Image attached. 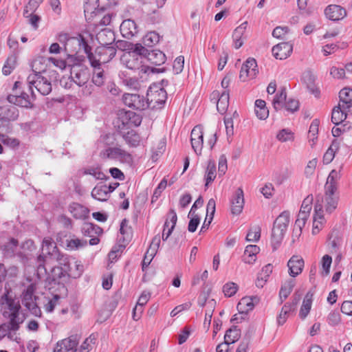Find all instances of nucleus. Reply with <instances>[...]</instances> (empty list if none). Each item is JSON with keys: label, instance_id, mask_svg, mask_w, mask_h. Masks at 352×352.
Returning a JSON list of instances; mask_svg holds the SVG:
<instances>
[{"label": "nucleus", "instance_id": "f257e3e1", "mask_svg": "<svg viewBox=\"0 0 352 352\" xmlns=\"http://www.w3.org/2000/svg\"><path fill=\"white\" fill-rule=\"evenodd\" d=\"M146 48L142 45H138L133 51L124 52L121 58V63L127 69L137 73L140 78L143 74L148 73L159 72V69H155L144 64Z\"/></svg>", "mask_w": 352, "mask_h": 352}, {"label": "nucleus", "instance_id": "f03ea898", "mask_svg": "<svg viewBox=\"0 0 352 352\" xmlns=\"http://www.w3.org/2000/svg\"><path fill=\"white\" fill-rule=\"evenodd\" d=\"M0 307L4 318L23 324L24 318L20 316L21 306L18 298L10 287L5 286L4 292L0 297Z\"/></svg>", "mask_w": 352, "mask_h": 352}, {"label": "nucleus", "instance_id": "7ed1b4c3", "mask_svg": "<svg viewBox=\"0 0 352 352\" xmlns=\"http://www.w3.org/2000/svg\"><path fill=\"white\" fill-rule=\"evenodd\" d=\"M56 78V75L50 74H30L27 78L28 89L31 92V97L33 100L36 98V94L33 90H36L42 96H47L52 90V78Z\"/></svg>", "mask_w": 352, "mask_h": 352}, {"label": "nucleus", "instance_id": "20e7f679", "mask_svg": "<svg viewBox=\"0 0 352 352\" xmlns=\"http://www.w3.org/2000/svg\"><path fill=\"white\" fill-rule=\"evenodd\" d=\"M289 223V212H283L274 221L271 236L273 251L277 250L282 242Z\"/></svg>", "mask_w": 352, "mask_h": 352}, {"label": "nucleus", "instance_id": "39448f33", "mask_svg": "<svg viewBox=\"0 0 352 352\" xmlns=\"http://www.w3.org/2000/svg\"><path fill=\"white\" fill-rule=\"evenodd\" d=\"M58 41L61 43L65 42L64 50L69 55L76 54L82 49L88 56V54L91 51V47L81 34L68 38L67 34H62L59 35Z\"/></svg>", "mask_w": 352, "mask_h": 352}, {"label": "nucleus", "instance_id": "423d86ee", "mask_svg": "<svg viewBox=\"0 0 352 352\" xmlns=\"http://www.w3.org/2000/svg\"><path fill=\"white\" fill-rule=\"evenodd\" d=\"M116 54V48L114 46H99L93 54L91 51L88 54V59L92 67L100 66L102 63L110 61Z\"/></svg>", "mask_w": 352, "mask_h": 352}, {"label": "nucleus", "instance_id": "0eeeda50", "mask_svg": "<svg viewBox=\"0 0 352 352\" xmlns=\"http://www.w3.org/2000/svg\"><path fill=\"white\" fill-rule=\"evenodd\" d=\"M100 156L102 159L116 160L127 164H131L133 162L132 155L118 147H109L102 151L100 153Z\"/></svg>", "mask_w": 352, "mask_h": 352}, {"label": "nucleus", "instance_id": "6e6552de", "mask_svg": "<svg viewBox=\"0 0 352 352\" xmlns=\"http://www.w3.org/2000/svg\"><path fill=\"white\" fill-rule=\"evenodd\" d=\"M70 76L75 85L82 87L87 84L90 78L89 69L82 64L73 65L70 68Z\"/></svg>", "mask_w": 352, "mask_h": 352}, {"label": "nucleus", "instance_id": "1a4fd4ad", "mask_svg": "<svg viewBox=\"0 0 352 352\" xmlns=\"http://www.w3.org/2000/svg\"><path fill=\"white\" fill-rule=\"evenodd\" d=\"M122 101L126 106L135 110L142 111L148 107V101L139 94H124Z\"/></svg>", "mask_w": 352, "mask_h": 352}, {"label": "nucleus", "instance_id": "9d476101", "mask_svg": "<svg viewBox=\"0 0 352 352\" xmlns=\"http://www.w3.org/2000/svg\"><path fill=\"white\" fill-rule=\"evenodd\" d=\"M59 250L56 243L50 237L44 238L42 243V254L47 262H52L53 258H57Z\"/></svg>", "mask_w": 352, "mask_h": 352}, {"label": "nucleus", "instance_id": "9b49d317", "mask_svg": "<svg viewBox=\"0 0 352 352\" xmlns=\"http://www.w3.org/2000/svg\"><path fill=\"white\" fill-rule=\"evenodd\" d=\"M52 61L54 64H55L56 59L53 58H50L49 59H45L43 57H39L36 58L32 65L33 74H43L47 75L50 76V74H53L54 76L56 75V72L55 70L48 69L47 67L46 62L47 61Z\"/></svg>", "mask_w": 352, "mask_h": 352}, {"label": "nucleus", "instance_id": "f8f14e48", "mask_svg": "<svg viewBox=\"0 0 352 352\" xmlns=\"http://www.w3.org/2000/svg\"><path fill=\"white\" fill-rule=\"evenodd\" d=\"M0 250L5 258H12L21 254L19 248V241L14 238L9 239L6 243L1 245Z\"/></svg>", "mask_w": 352, "mask_h": 352}, {"label": "nucleus", "instance_id": "ddd939ff", "mask_svg": "<svg viewBox=\"0 0 352 352\" xmlns=\"http://www.w3.org/2000/svg\"><path fill=\"white\" fill-rule=\"evenodd\" d=\"M20 323L13 321L11 322L8 320L7 322L0 324V341L5 337H7L10 340H15V332L19 330L21 327Z\"/></svg>", "mask_w": 352, "mask_h": 352}, {"label": "nucleus", "instance_id": "4468645a", "mask_svg": "<svg viewBox=\"0 0 352 352\" xmlns=\"http://www.w3.org/2000/svg\"><path fill=\"white\" fill-rule=\"evenodd\" d=\"M257 72L258 69L256 60L249 58L245 63L243 64L241 68L239 78L242 81H245L248 77L250 78H254Z\"/></svg>", "mask_w": 352, "mask_h": 352}, {"label": "nucleus", "instance_id": "2eb2a0df", "mask_svg": "<svg viewBox=\"0 0 352 352\" xmlns=\"http://www.w3.org/2000/svg\"><path fill=\"white\" fill-rule=\"evenodd\" d=\"M190 137L193 150L197 155H200L204 146V133L201 126H195L191 131Z\"/></svg>", "mask_w": 352, "mask_h": 352}, {"label": "nucleus", "instance_id": "dca6fc26", "mask_svg": "<svg viewBox=\"0 0 352 352\" xmlns=\"http://www.w3.org/2000/svg\"><path fill=\"white\" fill-rule=\"evenodd\" d=\"M160 242L161 239L160 235H156L153 238L152 241L149 245V248H148L144 255V259L142 261L143 270H144V268L147 267L149 265L152 259L155 256L157 250L160 247Z\"/></svg>", "mask_w": 352, "mask_h": 352}, {"label": "nucleus", "instance_id": "f3484780", "mask_svg": "<svg viewBox=\"0 0 352 352\" xmlns=\"http://www.w3.org/2000/svg\"><path fill=\"white\" fill-rule=\"evenodd\" d=\"M293 51V45L289 42H283L274 45L272 52L276 59L284 60L289 56Z\"/></svg>", "mask_w": 352, "mask_h": 352}, {"label": "nucleus", "instance_id": "a211bd4d", "mask_svg": "<svg viewBox=\"0 0 352 352\" xmlns=\"http://www.w3.org/2000/svg\"><path fill=\"white\" fill-rule=\"evenodd\" d=\"M78 344V339L77 336H72L68 338L63 339L57 342L54 348V352H67L75 349V352L77 351L76 346Z\"/></svg>", "mask_w": 352, "mask_h": 352}, {"label": "nucleus", "instance_id": "6ab92c4d", "mask_svg": "<svg viewBox=\"0 0 352 352\" xmlns=\"http://www.w3.org/2000/svg\"><path fill=\"white\" fill-rule=\"evenodd\" d=\"M336 190L331 187L324 188V207L328 213H331L337 208L338 197L335 195Z\"/></svg>", "mask_w": 352, "mask_h": 352}, {"label": "nucleus", "instance_id": "aec40b11", "mask_svg": "<svg viewBox=\"0 0 352 352\" xmlns=\"http://www.w3.org/2000/svg\"><path fill=\"white\" fill-rule=\"evenodd\" d=\"M324 14L329 20L340 21L346 16V11L340 6L331 4L325 8Z\"/></svg>", "mask_w": 352, "mask_h": 352}, {"label": "nucleus", "instance_id": "412c9836", "mask_svg": "<svg viewBox=\"0 0 352 352\" xmlns=\"http://www.w3.org/2000/svg\"><path fill=\"white\" fill-rule=\"evenodd\" d=\"M244 195L241 188H239L234 192L231 200V212L233 214L238 215L243 211L244 206Z\"/></svg>", "mask_w": 352, "mask_h": 352}, {"label": "nucleus", "instance_id": "4be33fe9", "mask_svg": "<svg viewBox=\"0 0 352 352\" xmlns=\"http://www.w3.org/2000/svg\"><path fill=\"white\" fill-rule=\"evenodd\" d=\"M7 100L10 103L21 107L32 108L33 107L29 95L24 91L21 92L19 95H17L16 92L15 95L10 94L8 96Z\"/></svg>", "mask_w": 352, "mask_h": 352}, {"label": "nucleus", "instance_id": "5701e85b", "mask_svg": "<svg viewBox=\"0 0 352 352\" xmlns=\"http://www.w3.org/2000/svg\"><path fill=\"white\" fill-rule=\"evenodd\" d=\"M258 301V298L256 296L243 297L237 305V310L240 314L247 316L248 313L254 309L255 303H257Z\"/></svg>", "mask_w": 352, "mask_h": 352}, {"label": "nucleus", "instance_id": "b1692460", "mask_svg": "<svg viewBox=\"0 0 352 352\" xmlns=\"http://www.w3.org/2000/svg\"><path fill=\"white\" fill-rule=\"evenodd\" d=\"M19 117V110L13 105L0 107V120L10 122L16 120Z\"/></svg>", "mask_w": 352, "mask_h": 352}, {"label": "nucleus", "instance_id": "393cba45", "mask_svg": "<svg viewBox=\"0 0 352 352\" xmlns=\"http://www.w3.org/2000/svg\"><path fill=\"white\" fill-rule=\"evenodd\" d=\"M104 9L103 7L99 8V0H85L84 5V12L85 16L90 15L91 18L100 16L104 12Z\"/></svg>", "mask_w": 352, "mask_h": 352}, {"label": "nucleus", "instance_id": "a878e982", "mask_svg": "<svg viewBox=\"0 0 352 352\" xmlns=\"http://www.w3.org/2000/svg\"><path fill=\"white\" fill-rule=\"evenodd\" d=\"M96 39L100 46H112L116 41V36L113 31L105 28L96 34Z\"/></svg>", "mask_w": 352, "mask_h": 352}, {"label": "nucleus", "instance_id": "bb28decb", "mask_svg": "<svg viewBox=\"0 0 352 352\" xmlns=\"http://www.w3.org/2000/svg\"><path fill=\"white\" fill-rule=\"evenodd\" d=\"M145 54V60H147L151 64L154 65H161L166 61V55L159 50H148L146 49Z\"/></svg>", "mask_w": 352, "mask_h": 352}, {"label": "nucleus", "instance_id": "cd10ccee", "mask_svg": "<svg viewBox=\"0 0 352 352\" xmlns=\"http://www.w3.org/2000/svg\"><path fill=\"white\" fill-rule=\"evenodd\" d=\"M289 275L295 277L300 274L304 267V260L298 256H293L288 261Z\"/></svg>", "mask_w": 352, "mask_h": 352}, {"label": "nucleus", "instance_id": "c85d7f7f", "mask_svg": "<svg viewBox=\"0 0 352 352\" xmlns=\"http://www.w3.org/2000/svg\"><path fill=\"white\" fill-rule=\"evenodd\" d=\"M36 275L39 280L47 281L49 272H47L46 265H52V262H47L43 255H39L37 257Z\"/></svg>", "mask_w": 352, "mask_h": 352}, {"label": "nucleus", "instance_id": "c756f323", "mask_svg": "<svg viewBox=\"0 0 352 352\" xmlns=\"http://www.w3.org/2000/svg\"><path fill=\"white\" fill-rule=\"evenodd\" d=\"M120 28L122 35L126 38H130L138 33L136 23L131 19L124 20Z\"/></svg>", "mask_w": 352, "mask_h": 352}, {"label": "nucleus", "instance_id": "7c9ffc66", "mask_svg": "<svg viewBox=\"0 0 352 352\" xmlns=\"http://www.w3.org/2000/svg\"><path fill=\"white\" fill-rule=\"evenodd\" d=\"M340 103L343 109L352 114V89L344 88L339 93Z\"/></svg>", "mask_w": 352, "mask_h": 352}, {"label": "nucleus", "instance_id": "2f4dec72", "mask_svg": "<svg viewBox=\"0 0 352 352\" xmlns=\"http://www.w3.org/2000/svg\"><path fill=\"white\" fill-rule=\"evenodd\" d=\"M107 190V185L103 182H100L92 190L91 197L98 201H105L109 197Z\"/></svg>", "mask_w": 352, "mask_h": 352}, {"label": "nucleus", "instance_id": "473e14b6", "mask_svg": "<svg viewBox=\"0 0 352 352\" xmlns=\"http://www.w3.org/2000/svg\"><path fill=\"white\" fill-rule=\"evenodd\" d=\"M35 286L33 284L29 285L21 294L22 304L26 307L30 304L36 302L37 297L34 296Z\"/></svg>", "mask_w": 352, "mask_h": 352}, {"label": "nucleus", "instance_id": "72a5a7b5", "mask_svg": "<svg viewBox=\"0 0 352 352\" xmlns=\"http://www.w3.org/2000/svg\"><path fill=\"white\" fill-rule=\"evenodd\" d=\"M69 210L72 216L77 219H85L89 214V210L78 203H72L70 204Z\"/></svg>", "mask_w": 352, "mask_h": 352}, {"label": "nucleus", "instance_id": "f704fd0d", "mask_svg": "<svg viewBox=\"0 0 352 352\" xmlns=\"http://www.w3.org/2000/svg\"><path fill=\"white\" fill-rule=\"evenodd\" d=\"M66 275V268H63V267L59 266H53L52 267L50 272H49L47 282H48L50 284L52 283H59L60 278L65 276Z\"/></svg>", "mask_w": 352, "mask_h": 352}, {"label": "nucleus", "instance_id": "c9c22d12", "mask_svg": "<svg viewBox=\"0 0 352 352\" xmlns=\"http://www.w3.org/2000/svg\"><path fill=\"white\" fill-rule=\"evenodd\" d=\"M348 109H343L341 104L333 109L331 121L336 125H338L346 118Z\"/></svg>", "mask_w": 352, "mask_h": 352}, {"label": "nucleus", "instance_id": "e433bc0d", "mask_svg": "<svg viewBox=\"0 0 352 352\" xmlns=\"http://www.w3.org/2000/svg\"><path fill=\"white\" fill-rule=\"evenodd\" d=\"M313 293H311L310 291L308 292L303 300L302 305L300 307L299 316L302 319H305L307 315L309 314L311 308V304H312V298H313Z\"/></svg>", "mask_w": 352, "mask_h": 352}, {"label": "nucleus", "instance_id": "4c0bfd02", "mask_svg": "<svg viewBox=\"0 0 352 352\" xmlns=\"http://www.w3.org/2000/svg\"><path fill=\"white\" fill-rule=\"evenodd\" d=\"M66 270L67 275L69 277L77 278L80 277L84 271V267L80 262L74 261V263H71V265H68V267L66 268Z\"/></svg>", "mask_w": 352, "mask_h": 352}, {"label": "nucleus", "instance_id": "58836bf2", "mask_svg": "<svg viewBox=\"0 0 352 352\" xmlns=\"http://www.w3.org/2000/svg\"><path fill=\"white\" fill-rule=\"evenodd\" d=\"M229 90H224L217 102V109L220 113L223 114L227 111L229 106Z\"/></svg>", "mask_w": 352, "mask_h": 352}, {"label": "nucleus", "instance_id": "ea45409f", "mask_svg": "<svg viewBox=\"0 0 352 352\" xmlns=\"http://www.w3.org/2000/svg\"><path fill=\"white\" fill-rule=\"evenodd\" d=\"M129 221L126 219H124L120 224V232L122 235V239L120 240L122 241L123 243H129L132 239L133 231L131 226H128Z\"/></svg>", "mask_w": 352, "mask_h": 352}, {"label": "nucleus", "instance_id": "a19ab883", "mask_svg": "<svg viewBox=\"0 0 352 352\" xmlns=\"http://www.w3.org/2000/svg\"><path fill=\"white\" fill-rule=\"evenodd\" d=\"M294 286L295 280L292 278L286 280L282 285L279 292V297L281 302H283V300H285L289 296Z\"/></svg>", "mask_w": 352, "mask_h": 352}, {"label": "nucleus", "instance_id": "79ce46f5", "mask_svg": "<svg viewBox=\"0 0 352 352\" xmlns=\"http://www.w3.org/2000/svg\"><path fill=\"white\" fill-rule=\"evenodd\" d=\"M339 147V142L336 140H334L323 156V162L324 164H328L332 162Z\"/></svg>", "mask_w": 352, "mask_h": 352}, {"label": "nucleus", "instance_id": "37998d69", "mask_svg": "<svg viewBox=\"0 0 352 352\" xmlns=\"http://www.w3.org/2000/svg\"><path fill=\"white\" fill-rule=\"evenodd\" d=\"M304 80L307 85V89L310 92L318 97L320 94L319 89L316 87L315 85V76L310 72H307L304 75Z\"/></svg>", "mask_w": 352, "mask_h": 352}, {"label": "nucleus", "instance_id": "c03bdc74", "mask_svg": "<svg viewBox=\"0 0 352 352\" xmlns=\"http://www.w3.org/2000/svg\"><path fill=\"white\" fill-rule=\"evenodd\" d=\"M93 67L94 74L92 76V82L96 86L100 87L104 84L106 79L104 70L101 69L100 66H96Z\"/></svg>", "mask_w": 352, "mask_h": 352}, {"label": "nucleus", "instance_id": "a18cd8bd", "mask_svg": "<svg viewBox=\"0 0 352 352\" xmlns=\"http://www.w3.org/2000/svg\"><path fill=\"white\" fill-rule=\"evenodd\" d=\"M240 336L241 330L236 326H233L226 331L224 340L230 344H233L239 339Z\"/></svg>", "mask_w": 352, "mask_h": 352}, {"label": "nucleus", "instance_id": "49530a36", "mask_svg": "<svg viewBox=\"0 0 352 352\" xmlns=\"http://www.w3.org/2000/svg\"><path fill=\"white\" fill-rule=\"evenodd\" d=\"M286 89L283 87L275 96L272 102L273 107L276 111L280 109L283 107V102L286 101Z\"/></svg>", "mask_w": 352, "mask_h": 352}, {"label": "nucleus", "instance_id": "de8ad7c7", "mask_svg": "<svg viewBox=\"0 0 352 352\" xmlns=\"http://www.w3.org/2000/svg\"><path fill=\"white\" fill-rule=\"evenodd\" d=\"M216 176V166L214 162H209L205 174V186L208 187L209 184L214 180Z\"/></svg>", "mask_w": 352, "mask_h": 352}, {"label": "nucleus", "instance_id": "09e8293b", "mask_svg": "<svg viewBox=\"0 0 352 352\" xmlns=\"http://www.w3.org/2000/svg\"><path fill=\"white\" fill-rule=\"evenodd\" d=\"M126 142L131 146H136L140 142V136L133 130H131L122 135Z\"/></svg>", "mask_w": 352, "mask_h": 352}, {"label": "nucleus", "instance_id": "8fccbe9b", "mask_svg": "<svg viewBox=\"0 0 352 352\" xmlns=\"http://www.w3.org/2000/svg\"><path fill=\"white\" fill-rule=\"evenodd\" d=\"M138 45H142L140 43H133L129 41L119 40L116 43V48L126 52L133 51Z\"/></svg>", "mask_w": 352, "mask_h": 352}, {"label": "nucleus", "instance_id": "3c124183", "mask_svg": "<svg viewBox=\"0 0 352 352\" xmlns=\"http://www.w3.org/2000/svg\"><path fill=\"white\" fill-rule=\"evenodd\" d=\"M82 232L83 233V234L85 236H88L91 237L93 232H94L96 234H97L98 232H102V229L100 227L96 226L93 223H85L82 228Z\"/></svg>", "mask_w": 352, "mask_h": 352}, {"label": "nucleus", "instance_id": "603ef678", "mask_svg": "<svg viewBox=\"0 0 352 352\" xmlns=\"http://www.w3.org/2000/svg\"><path fill=\"white\" fill-rule=\"evenodd\" d=\"M67 247L71 250H78L87 245V241L86 240H80L79 239H71L67 241Z\"/></svg>", "mask_w": 352, "mask_h": 352}, {"label": "nucleus", "instance_id": "864d4df0", "mask_svg": "<svg viewBox=\"0 0 352 352\" xmlns=\"http://www.w3.org/2000/svg\"><path fill=\"white\" fill-rule=\"evenodd\" d=\"M276 138L282 142H286L293 141L294 135L291 130L288 129H283L277 133Z\"/></svg>", "mask_w": 352, "mask_h": 352}, {"label": "nucleus", "instance_id": "5fc2aeb1", "mask_svg": "<svg viewBox=\"0 0 352 352\" xmlns=\"http://www.w3.org/2000/svg\"><path fill=\"white\" fill-rule=\"evenodd\" d=\"M128 113L129 111H120L118 114V127L120 130L130 127V120H128Z\"/></svg>", "mask_w": 352, "mask_h": 352}, {"label": "nucleus", "instance_id": "6e6d98bb", "mask_svg": "<svg viewBox=\"0 0 352 352\" xmlns=\"http://www.w3.org/2000/svg\"><path fill=\"white\" fill-rule=\"evenodd\" d=\"M16 61V57L14 55H12L7 58V60L2 69V72L4 75L8 76L10 74L12 69L14 68Z\"/></svg>", "mask_w": 352, "mask_h": 352}, {"label": "nucleus", "instance_id": "4d7b16f0", "mask_svg": "<svg viewBox=\"0 0 352 352\" xmlns=\"http://www.w3.org/2000/svg\"><path fill=\"white\" fill-rule=\"evenodd\" d=\"M322 201H323V198L321 197V200H320L319 196H318L317 198H316L315 208H314L315 215H314V221L315 222H316L318 220L321 221V220L323 219V214H322V213H323V210H322L323 206L322 204Z\"/></svg>", "mask_w": 352, "mask_h": 352}, {"label": "nucleus", "instance_id": "13d9d810", "mask_svg": "<svg viewBox=\"0 0 352 352\" xmlns=\"http://www.w3.org/2000/svg\"><path fill=\"white\" fill-rule=\"evenodd\" d=\"M338 175L336 170H332L327 177L324 188L331 187L332 188L337 189L336 181L339 177Z\"/></svg>", "mask_w": 352, "mask_h": 352}, {"label": "nucleus", "instance_id": "bf43d9fd", "mask_svg": "<svg viewBox=\"0 0 352 352\" xmlns=\"http://www.w3.org/2000/svg\"><path fill=\"white\" fill-rule=\"evenodd\" d=\"M121 75L123 76V82L125 85L133 89L139 88L140 84L136 77H127L124 72H122Z\"/></svg>", "mask_w": 352, "mask_h": 352}, {"label": "nucleus", "instance_id": "052dcab7", "mask_svg": "<svg viewBox=\"0 0 352 352\" xmlns=\"http://www.w3.org/2000/svg\"><path fill=\"white\" fill-rule=\"evenodd\" d=\"M60 296L58 294H54L52 298L49 299L47 302L45 304L44 308L47 312H52L55 307L59 304Z\"/></svg>", "mask_w": 352, "mask_h": 352}, {"label": "nucleus", "instance_id": "680f3d73", "mask_svg": "<svg viewBox=\"0 0 352 352\" xmlns=\"http://www.w3.org/2000/svg\"><path fill=\"white\" fill-rule=\"evenodd\" d=\"M238 290V286L234 283H228L224 285L223 292L226 296L231 297L234 296Z\"/></svg>", "mask_w": 352, "mask_h": 352}, {"label": "nucleus", "instance_id": "e2e57ef3", "mask_svg": "<svg viewBox=\"0 0 352 352\" xmlns=\"http://www.w3.org/2000/svg\"><path fill=\"white\" fill-rule=\"evenodd\" d=\"M184 57L179 56L175 58L173 63V71L176 74H180L184 69Z\"/></svg>", "mask_w": 352, "mask_h": 352}, {"label": "nucleus", "instance_id": "0e129e2a", "mask_svg": "<svg viewBox=\"0 0 352 352\" xmlns=\"http://www.w3.org/2000/svg\"><path fill=\"white\" fill-rule=\"evenodd\" d=\"M57 257V258H56L52 260V265L55 262H57L60 265L59 267H63V268H67L69 265H71V263L69 262L67 256L61 254L60 252H59V255Z\"/></svg>", "mask_w": 352, "mask_h": 352}, {"label": "nucleus", "instance_id": "69168bd1", "mask_svg": "<svg viewBox=\"0 0 352 352\" xmlns=\"http://www.w3.org/2000/svg\"><path fill=\"white\" fill-rule=\"evenodd\" d=\"M190 219L188 223V230L190 232H194L196 231L198 225L200 222V219L197 214H194L193 216L190 217Z\"/></svg>", "mask_w": 352, "mask_h": 352}, {"label": "nucleus", "instance_id": "338daca9", "mask_svg": "<svg viewBox=\"0 0 352 352\" xmlns=\"http://www.w3.org/2000/svg\"><path fill=\"white\" fill-rule=\"evenodd\" d=\"M288 27L278 26L275 28L272 32V36L277 38H283L284 36L288 33Z\"/></svg>", "mask_w": 352, "mask_h": 352}, {"label": "nucleus", "instance_id": "774afa93", "mask_svg": "<svg viewBox=\"0 0 352 352\" xmlns=\"http://www.w3.org/2000/svg\"><path fill=\"white\" fill-rule=\"evenodd\" d=\"M332 263V258L329 255H324L322 258V266L324 275L327 276L329 273V269Z\"/></svg>", "mask_w": 352, "mask_h": 352}]
</instances>
